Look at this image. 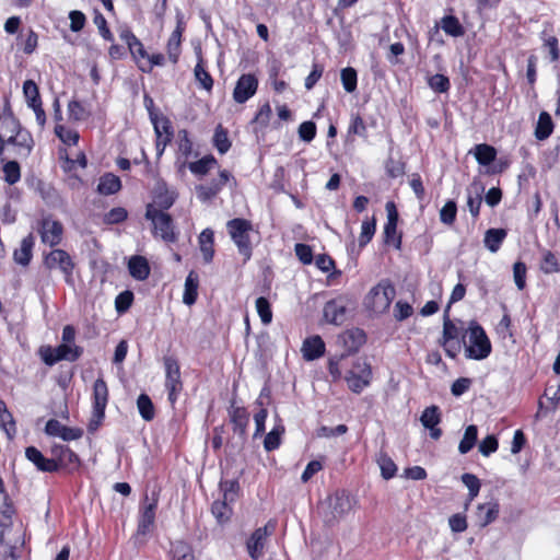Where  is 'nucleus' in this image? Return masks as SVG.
Wrapping results in <instances>:
<instances>
[{
    "label": "nucleus",
    "instance_id": "1",
    "mask_svg": "<svg viewBox=\"0 0 560 560\" xmlns=\"http://www.w3.org/2000/svg\"><path fill=\"white\" fill-rule=\"evenodd\" d=\"M14 513L8 504L0 510V560H18L25 542L22 524L13 522Z\"/></svg>",
    "mask_w": 560,
    "mask_h": 560
},
{
    "label": "nucleus",
    "instance_id": "2",
    "mask_svg": "<svg viewBox=\"0 0 560 560\" xmlns=\"http://www.w3.org/2000/svg\"><path fill=\"white\" fill-rule=\"evenodd\" d=\"M355 500L346 491L338 490L329 495L324 503V521L326 524L334 525L349 514Z\"/></svg>",
    "mask_w": 560,
    "mask_h": 560
},
{
    "label": "nucleus",
    "instance_id": "3",
    "mask_svg": "<svg viewBox=\"0 0 560 560\" xmlns=\"http://www.w3.org/2000/svg\"><path fill=\"white\" fill-rule=\"evenodd\" d=\"M395 295V288L389 282L382 281L365 295L364 306L376 315L383 314L389 308Z\"/></svg>",
    "mask_w": 560,
    "mask_h": 560
},
{
    "label": "nucleus",
    "instance_id": "4",
    "mask_svg": "<svg viewBox=\"0 0 560 560\" xmlns=\"http://www.w3.org/2000/svg\"><path fill=\"white\" fill-rule=\"evenodd\" d=\"M469 345L465 348L466 358L474 360H483L491 352V342L483 328L476 322H471L468 327Z\"/></svg>",
    "mask_w": 560,
    "mask_h": 560
},
{
    "label": "nucleus",
    "instance_id": "5",
    "mask_svg": "<svg viewBox=\"0 0 560 560\" xmlns=\"http://www.w3.org/2000/svg\"><path fill=\"white\" fill-rule=\"evenodd\" d=\"M229 234L238 248L240 254L247 261L252 256V245L249 241V232L252 224L245 219H233L226 224Z\"/></svg>",
    "mask_w": 560,
    "mask_h": 560
},
{
    "label": "nucleus",
    "instance_id": "6",
    "mask_svg": "<svg viewBox=\"0 0 560 560\" xmlns=\"http://www.w3.org/2000/svg\"><path fill=\"white\" fill-rule=\"evenodd\" d=\"M108 401V388L103 378H97L93 386V413L89 423V431L98 429L105 417V408Z\"/></svg>",
    "mask_w": 560,
    "mask_h": 560
},
{
    "label": "nucleus",
    "instance_id": "7",
    "mask_svg": "<svg viewBox=\"0 0 560 560\" xmlns=\"http://www.w3.org/2000/svg\"><path fill=\"white\" fill-rule=\"evenodd\" d=\"M145 218L152 222L156 235H160L166 242L175 241L173 221L170 214L158 209L154 205H148Z\"/></svg>",
    "mask_w": 560,
    "mask_h": 560
},
{
    "label": "nucleus",
    "instance_id": "8",
    "mask_svg": "<svg viewBox=\"0 0 560 560\" xmlns=\"http://www.w3.org/2000/svg\"><path fill=\"white\" fill-rule=\"evenodd\" d=\"M165 368V387L168 392V400L174 404L183 389L180 370L177 360L173 357L163 359Z\"/></svg>",
    "mask_w": 560,
    "mask_h": 560
},
{
    "label": "nucleus",
    "instance_id": "9",
    "mask_svg": "<svg viewBox=\"0 0 560 560\" xmlns=\"http://www.w3.org/2000/svg\"><path fill=\"white\" fill-rule=\"evenodd\" d=\"M44 264L48 269H59L67 282L72 281L74 264L70 255L63 249H54L45 256Z\"/></svg>",
    "mask_w": 560,
    "mask_h": 560
},
{
    "label": "nucleus",
    "instance_id": "10",
    "mask_svg": "<svg viewBox=\"0 0 560 560\" xmlns=\"http://www.w3.org/2000/svg\"><path fill=\"white\" fill-rule=\"evenodd\" d=\"M275 528V522L269 521L264 527L257 528L252 534L246 544L248 555L252 559L257 560L262 557L267 538L273 533Z\"/></svg>",
    "mask_w": 560,
    "mask_h": 560
},
{
    "label": "nucleus",
    "instance_id": "11",
    "mask_svg": "<svg viewBox=\"0 0 560 560\" xmlns=\"http://www.w3.org/2000/svg\"><path fill=\"white\" fill-rule=\"evenodd\" d=\"M350 304V300L343 295L328 301L323 311L325 319L334 325L343 324L347 319V313Z\"/></svg>",
    "mask_w": 560,
    "mask_h": 560
},
{
    "label": "nucleus",
    "instance_id": "12",
    "mask_svg": "<svg viewBox=\"0 0 560 560\" xmlns=\"http://www.w3.org/2000/svg\"><path fill=\"white\" fill-rule=\"evenodd\" d=\"M462 335V329L458 328L447 315V312L444 314V324H443V337L441 345L443 346L446 354L450 358H455L457 353L460 351L462 346L460 342H452L457 339Z\"/></svg>",
    "mask_w": 560,
    "mask_h": 560
},
{
    "label": "nucleus",
    "instance_id": "13",
    "mask_svg": "<svg viewBox=\"0 0 560 560\" xmlns=\"http://www.w3.org/2000/svg\"><path fill=\"white\" fill-rule=\"evenodd\" d=\"M258 80L252 73L242 74L234 88L233 98L236 103L243 104L248 101L257 91Z\"/></svg>",
    "mask_w": 560,
    "mask_h": 560
},
{
    "label": "nucleus",
    "instance_id": "14",
    "mask_svg": "<svg viewBox=\"0 0 560 560\" xmlns=\"http://www.w3.org/2000/svg\"><path fill=\"white\" fill-rule=\"evenodd\" d=\"M144 502H145V504L141 512L139 523H138L137 533L135 535L136 539H139L142 536H145L151 530V527L153 526L154 520H155V510L158 506V500L153 498L149 502V498H148V495H145Z\"/></svg>",
    "mask_w": 560,
    "mask_h": 560
},
{
    "label": "nucleus",
    "instance_id": "15",
    "mask_svg": "<svg viewBox=\"0 0 560 560\" xmlns=\"http://www.w3.org/2000/svg\"><path fill=\"white\" fill-rule=\"evenodd\" d=\"M63 228L59 221L45 218L42 221L40 237L42 242L49 246L58 245L61 242Z\"/></svg>",
    "mask_w": 560,
    "mask_h": 560
},
{
    "label": "nucleus",
    "instance_id": "16",
    "mask_svg": "<svg viewBox=\"0 0 560 560\" xmlns=\"http://www.w3.org/2000/svg\"><path fill=\"white\" fill-rule=\"evenodd\" d=\"M45 432L51 436H59L63 441H74L82 436L83 431L78 428H70L63 425L56 419H50L45 425Z\"/></svg>",
    "mask_w": 560,
    "mask_h": 560
},
{
    "label": "nucleus",
    "instance_id": "17",
    "mask_svg": "<svg viewBox=\"0 0 560 560\" xmlns=\"http://www.w3.org/2000/svg\"><path fill=\"white\" fill-rule=\"evenodd\" d=\"M26 458L32 462L36 468L45 472H54L58 470V464L55 458H46L36 447L28 446L25 450Z\"/></svg>",
    "mask_w": 560,
    "mask_h": 560
},
{
    "label": "nucleus",
    "instance_id": "18",
    "mask_svg": "<svg viewBox=\"0 0 560 560\" xmlns=\"http://www.w3.org/2000/svg\"><path fill=\"white\" fill-rule=\"evenodd\" d=\"M7 144L13 147L18 156L27 158L33 149L34 141L31 133L23 128Z\"/></svg>",
    "mask_w": 560,
    "mask_h": 560
},
{
    "label": "nucleus",
    "instance_id": "19",
    "mask_svg": "<svg viewBox=\"0 0 560 560\" xmlns=\"http://www.w3.org/2000/svg\"><path fill=\"white\" fill-rule=\"evenodd\" d=\"M499 512L500 505L497 501L478 504L476 522L480 527H486L498 518Z\"/></svg>",
    "mask_w": 560,
    "mask_h": 560
},
{
    "label": "nucleus",
    "instance_id": "20",
    "mask_svg": "<svg viewBox=\"0 0 560 560\" xmlns=\"http://www.w3.org/2000/svg\"><path fill=\"white\" fill-rule=\"evenodd\" d=\"M51 452L55 456L54 458L57 460L58 469L60 467H66L69 469H73V468L78 467L79 457L68 446H65V445L54 446Z\"/></svg>",
    "mask_w": 560,
    "mask_h": 560
},
{
    "label": "nucleus",
    "instance_id": "21",
    "mask_svg": "<svg viewBox=\"0 0 560 560\" xmlns=\"http://www.w3.org/2000/svg\"><path fill=\"white\" fill-rule=\"evenodd\" d=\"M128 270L130 276L138 281L148 279L150 275L149 262L145 257L140 255H135L129 258Z\"/></svg>",
    "mask_w": 560,
    "mask_h": 560
},
{
    "label": "nucleus",
    "instance_id": "22",
    "mask_svg": "<svg viewBox=\"0 0 560 560\" xmlns=\"http://www.w3.org/2000/svg\"><path fill=\"white\" fill-rule=\"evenodd\" d=\"M339 338L348 353L358 351L366 340L365 332L359 328L347 330Z\"/></svg>",
    "mask_w": 560,
    "mask_h": 560
},
{
    "label": "nucleus",
    "instance_id": "23",
    "mask_svg": "<svg viewBox=\"0 0 560 560\" xmlns=\"http://www.w3.org/2000/svg\"><path fill=\"white\" fill-rule=\"evenodd\" d=\"M23 129L19 120L12 115L0 117V141L9 142L20 130Z\"/></svg>",
    "mask_w": 560,
    "mask_h": 560
},
{
    "label": "nucleus",
    "instance_id": "24",
    "mask_svg": "<svg viewBox=\"0 0 560 560\" xmlns=\"http://www.w3.org/2000/svg\"><path fill=\"white\" fill-rule=\"evenodd\" d=\"M325 343L319 336H314L304 340L302 353L305 360L312 361L323 355Z\"/></svg>",
    "mask_w": 560,
    "mask_h": 560
},
{
    "label": "nucleus",
    "instance_id": "25",
    "mask_svg": "<svg viewBox=\"0 0 560 560\" xmlns=\"http://www.w3.org/2000/svg\"><path fill=\"white\" fill-rule=\"evenodd\" d=\"M120 188V178L113 173H106L101 176L97 185V191L104 196L114 195L118 192Z\"/></svg>",
    "mask_w": 560,
    "mask_h": 560
},
{
    "label": "nucleus",
    "instance_id": "26",
    "mask_svg": "<svg viewBox=\"0 0 560 560\" xmlns=\"http://www.w3.org/2000/svg\"><path fill=\"white\" fill-rule=\"evenodd\" d=\"M34 246L33 235H27L21 241L20 248L13 253V259L16 264L27 266L32 259V248Z\"/></svg>",
    "mask_w": 560,
    "mask_h": 560
},
{
    "label": "nucleus",
    "instance_id": "27",
    "mask_svg": "<svg viewBox=\"0 0 560 560\" xmlns=\"http://www.w3.org/2000/svg\"><path fill=\"white\" fill-rule=\"evenodd\" d=\"M199 277L195 271H190L185 280L183 302L190 306L198 296Z\"/></svg>",
    "mask_w": 560,
    "mask_h": 560
},
{
    "label": "nucleus",
    "instance_id": "28",
    "mask_svg": "<svg viewBox=\"0 0 560 560\" xmlns=\"http://www.w3.org/2000/svg\"><path fill=\"white\" fill-rule=\"evenodd\" d=\"M176 199V194L170 190L165 184H158L155 188L154 203L160 210L168 209L173 206Z\"/></svg>",
    "mask_w": 560,
    "mask_h": 560
},
{
    "label": "nucleus",
    "instance_id": "29",
    "mask_svg": "<svg viewBox=\"0 0 560 560\" xmlns=\"http://www.w3.org/2000/svg\"><path fill=\"white\" fill-rule=\"evenodd\" d=\"M483 186L480 183H472L468 188L467 206L472 217H478L481 206V194Z\"/></svg>",
    "mask_w": 560,
    "mask_h": 560
},
{
    "label": "nucleus",
    "instance_id": "30",
    "mask_svg": "<svg viewBox=\"0 0 560 560\" xmlns=\"http://www.w3.org/2000/svg\"><path fill=\"white\" fill-rule=\"evenodd\" d=\"M199 248L202 254L203 261L209 264L213 259V231L210 229L203 230L199 235Z\"/></svg>",
    "mask_w": 560,
    "mask_h": 560
},
{
    "label": "nucleus",
    "instance_id": "31",
    "mask_svg": "<svg viewBox=\"0 0 560 560\" xmlns=\"http://www.w3.org/2000/svg\"><path fill=\"white\" fill-rule=\"evenodd\" d=\"M371 380V370L365 366L360 375L351 374L347 377V384L349 388L354 393H361L369 384Z\"/></svg>",
    "mask_w": 560,
    "mask_h": 560
},
{
    "label": "nucleus",
    "instance_id": "32",
    "mask_svg": "<svg viewBox=\"0 0 560 560\" xmlns=\"http://www.w3.org/2000/svg\"><path fill=\"white\" fill-rule=\"evenodd\" d=\"M506 237L504 229H489L485 234V246L491 252L497 253Z\"/></svg>",
    "mask_w": 560,
    "mask_h": 560
},
{
    "label": "nucleus",
    "instance_id": "33",
    "mask_svg": "<svg viewBox=\"0 0 560 560\" xmlns=\"http://www.w3.org/2000/svg\"><path fill=\"white\" fill-rule=\"evenodd\" d=\"M478 438V429L476 425L470 424L466 428L464 436L458 445L460 454H467L476 444Z\"/></svg>",
    "mask_w": 560,
    "mask_h": 560
},
{
    "label": "nucleus",
    "instance_id": "34",
    "mask_svg": "<svg viewBox=\"0 0 560 560\" xmlns=\"http://www.w3.org/2000/svg\"><path fill=\"white\" fill-rule=\"evenodd\" d=\"M552 128L553 125L550 115L546 112L540 113L535 130L536 138L539 140L547 139L551 135Z\"/></svg>",
    "mask_w": 560,
    "mask_h": 560
},
{
    "label": "nucleus",
    "instance_id": "35",
    "mask_svg": "<svg viewBox=\"0 0 560 560\" xmlns=\"http://www.w3.org/2000/svg\"><path fill=\"white\" fill-rule=\"evenodd\" d=\"M180 38L182 31L177 27L170 36L167 42V54L168 58L173 63L178 61L179 52H180Z\"/></svg>",
    "mask_w": 560,
    "mask_h": 560
},
{
    "label": "nucleus",
    "instance_id": "36",
    "mask_svg": "<svg viewBox=\"0 0 560 560\" xmlns=\"http://www.w3.org/2000/svg\"><path fill=\"white\" fill-rule=\"evenodd\" d=\"M497 151L488 144H478L475 148V158L481 165H489L495 160Z\"/></svg>",
    "mask_w": 560,
    "mask_h": 560
},
{
    "label": "nucleus",
    "instance_id": "37",
    "mask_svg": "<svg viewBox=\"0 0 560 560\" xmlns=\"http://www.w3.org/2000/svg\"><path fill=\"white\" fill-rule=\"evenodd\" d=\"M422 425L427 429H433L441 422V413L438 406L427 407L420 418Z\"/></svg>",
    "mask_w": 560,
    "mask_h": 560
},
{
    "label": "nucleus",
    "instance_id": "38",
    "mask_svg": "<svg viewBox=\"0 0 560 560\" xmlns=\"http://www.w3.org/2000/svg\"><path fill=\"white\" fill-rule=\"evenodd\" d=\"M230 418L234 424V430H238L241 433H244L248 423V415L246 410L242 407H232Z\"/></svg>",
    "mask_w": 560,
    "mask_h": 560
},
{
    "label": "nucleus",
    "instance_id": "39",
    "mask_svg": "<svg viewBox=\"0 0 560 560\" xmlns=\"http://www.w3.org/2000/svg\"><path fill=\"white\" fill-rule=\"evenodd\" d=\"M284 433V427L281 424L276 425L264 440V447L270 452L280 446L281 435Z\"/></svg>",
    "mask_w": 560,
    "mask_h": 560
},
{
    "label": "nucleus",
    "instance_id": "40",
    "mask_svg": "<svg viewBox=\"0 0 560 560\" xmlns=\"http://www.w3.org/2000/svg\"><path fill=\"white\" fill-rule=\"evenodd\" d=\"M213 144L221 154L226 153L231 148V141L229 140L228 131L221 125L217 126L215 128Z\"/></svg>",
    "mask_w": 560,
    "mask_h": 560
},
{
    "label": "nucleus",
    "instance_id": "41",
    "mask_svg": "<svg viewBox=\"0 0 560 560\" xmlns=\"http://www.w3.org/2000/svg\"><path fill=\"white\" fill-rule=\"evenodd\" d=\"M23 94L30 107L42 103L38 86L33 80H26L24 82Z\"/></svg>",
    "mask_w": 560,
    "mask_h": 560
},
{
    "label": "nucleus",
    "instance_id": "42",
    "mask_svg": "<svg viewBox=\"0 0 560 560\" xmlns=\"http://www.w3.org/2000/svg\"><path fill=\"white\" fill-rule=\"evenodd\" d=\"M59 361L60 360H68V361H75L82 353V350L71 343H61L56 348Z\"/></svg>",
    "mask_w": 560,
    "mask_h": 560
},
{
    "label": "nucleus",
    "instance_id": "43",
    "mask_svg": "<svg viewBox=\"0 0 560 560\" xmlns=\"http://www.w3.org/2000/svg\"><path fill=\"white\" fill-rule=\"evenodd\" d=\"M172 552L173 560H195L191 547L182 540L173 544Z\"/></svg>",
    "mask_w": 560,
    "mask_h": 560
},
{
    "label": "nucleus",
    "instance_id": "44",
    "mask_svg": "<svg viewBox=\"0 0 560 560\" xmlns=\"http://www.w3.org/2000/svg\"><path fill=\"white\" fill-rule=\"evenodd\" d=\"M137 407L141 417L145 421H150L154 418V407L150 397L145 394H141L137 399Z\"/></svg>",
    "mask_w": 560,
    "mask_h": 560
},
{
    "label": "nucleus",
    "instance_id": "45",
    "mask_svg": "<svg viewBox=\"0 0 560 560\" xmlns=\"http://www.w3.org/2000/svg\"><path fill=\"white\" fill-rule=\"evenodd\" d=\"M443 31L451 36H460L464 34V30L457 18L447 15L442 19Z\"/></svg>",
    "mask_w": 560,
    "mask_h": 560
},
{
    "label": "nucleus",
    "instance_id": "46",
    "mask_svg": "<svg viewBox=\"0 0 560 560\" xmlns=\"http://www.w3.org/2000/svg\"><path fill=\"white\" fill-rule=\"evenodd\" d=\"M377 464L381 468L382 476L385 479H390L395 476L397 467L389 456L385 453H381L377 457Z\"/></svg>",
    "mask_w": 560,
    "mask_h": 560
},
{
    "label": "nucleus",
    "instance_id": "47",
    "mask_svg": "<svg viewBox=\"0 0 560 560\" xmlns=\"http://www.w3.org/2000/svg\"><path fill=\"white\" fill-rule=\"evenodd\" d=\"M217 163L215 159L211 155L205 156L197 162L189 163V170L197 175L207 174Z\"/></svg>",
    "mask_w": 560,
    "mask_h": 560
},
{
    "label": "nucleus",
    "instance_id": "48",
    "mask_svg": "<svg viewBox=\"0 0 560 560\" xmlns=\"http://www.w3.org/2000/svg\"><path fill=\"white\" fill-rule=\"evenodd\" d=\"M541 39L544 42L542 46L549 49L551 61H557L560 56L557 37L549 34L547 30H544L541 33Z\"/></svg>",
    "mask_w": 560,
    "mask_h": 560
},
{
    "label": "nucleus",
    "instance_id": "49",
    "mask_svg": "<svg viewBox=\"0 0 560 560\" xmlns=\"http://www.w3.org/2000/svg\"><path fill=\"white\" fill-rule=\"evenodd\" d=\"M540 269L545 273H553L560 271V265L558 262V259L551 252H542Z\"/></svg>",
    "mask_w": 560,
    "mask_h": 560
},
{
    "label": "nucleus",
    "instance_id": "50",
    "mask_svg": "<svg viewBox=\"0 0 560 560\" xmlns=\"http://www.w3.org/2000/svg\"><path fill=\"white\" fill-rule=\"evenodd\" d=\"M194 73L196 80L199 82L201 88H203L207 91H210L212 89L213 80L211 75L205 70L201 58L199 59V62L196 65Z\"/></svg>",
    "mask_w": 560,
    "mask_h": 560
},
{
    "label": "nucleus",
    "instance_id": "51",
    "mask_svg": "<svg viewBox=\"0 0 560 560\" xmlns=\"http://www.w3.org/2000/svg\"><path fill=\"white\" fill-rule=\"evenodd\" d=\"M221 189V184H217L214 180L207 185H199L196 188L198 197L202 201L212 199L219 194Z\"/></svg>",
    "mask_w": 560,
    "mask_h": 560
},
{
    "label": "nucleus",
    "instance_id": "52",
    "mask_svg": "<svg viewBox=\"0 0 560 560\" xmlns=\"http://www.w3.org/2000/svg\"><path fill=\"white\" fill-rule=\"evenodd\" d=\"M340 77L343 89L348 93L354 92L357 89V71L353 68L348 67L341 70Z\"/></svg>",
    "mask_w": 560,
    "mask_h": 560
},
{
    "label": "nucleus",
    "instance_id": "53",
    "mask_svg": "<svg viewBox=\"0 0 560 560\" xmlns=\"http://www.w3.org/2000/svg\"><path fill=\"white\" fill-rule=\"evenodd\" d=\"M3 173L4 180L10 185L18 183L21 178L20 165L15 161H10L5 163L3 166Z\"/></svg>",
    "mask_w": 560,
    "mask_h": 560
},
{
    "label": "nucleus",
    "instance_id": "54",
    "mask_svg": "<svg viewBox=\"0 0 560 560\" xmlns=\"http://www.w3.org/2000/svg\"><path fill=\"white\" fill-rule=\"evenodd\" d=\"M56 136L66 144H77L79 133L75 130L66 128L62 125H57L55 128Z\"/></svg>",
    "mask_w": 560,
    "mask_h": 560
},
{
    "label": "nucleus",
    "instance_id": "55",
    "mask_svg": "<svg viewBox=\"0 0 560 560\" xmlns=\"http://www.w3.org/2000/svg\"><path fill=\"white\" fill-rule=\"evenodd\" d=\"M257 313L265 325H268L272 320V312L268 300L260 296L256 300Z\"/></svg>",
    "mask_w": 560,
    "mask_h": 560
},
{
    "label": "nucleus",
    "instance_id": "56",
    "mask_svg": "<svg viewBox=\"0 0 560 560\" xmlns=\"http://www.w3.org/2000/svg\"><path fill=\"white\" fill-rule=\"evenodd\" d=\"M457 207L455 201H447L440 211V220L442 223L451 225L456 219Z\"/></svg>",
    "mask_w": 560,
    "mask_h": 560
},
{
    "label": "nucleus",
    "instance_id": "57",
    "mask_svg": "<svg viewBox=\"0 0 560 560\" xmlns=\"http://www.w3.org/2000/svg\"><path fill=\"white\" fill-rule=\"evenodd\" d=\"M375 233V220H364L361 226V234L359 236L360 247L365 246Z\"/></svg>",
    "mask_w": 560,
    "mask_h": 560
},
{
    "label": "nucleus",
    "instance_id": "58",
    "mask_svg": "<svg viewBox=\"0 0 560 560\" xmlns=\"http://www.w3.org/2000/svg\"><path fill=\"white\" fill-rule=\"evenodd\" d=\"M68 114L69 118L75 121L84 120L89 117V113L84 106L74 100L68 104Z\"/></svg>",
    "mask_w": 560,
    "mask_h": 560
},
{
    "label": "nucleus",
    "instance_id": "59",
    "mask_svg": "<svg viewBox=\"0 0 560 560\" xmlns=\"http://www.w3.org/2000/svg\"><path fill=\"white\" fill-rule=\"evenodd\" d=\"M428 84L433 91L439 93H445L450 89L448 78L439 73L430 77L428 80Z\"/></svg>",
    "mask_w": 560,
    "mask_h": 560
},
{
    "label": "nucleus",
    "instance_id": "60",
    "mask_svg": "<svg viewBox=\"0 0 560 560\" xmlns=\"http://www.w3.org/2000/svg\"><path fill=\"white\" fill-rule=\"evenodd\" d=\"M462 481L469 490V500H474L480 490L479 479L472 474H464L462 476Z\"/></svg>",
    "mask_w": 560,
    "mask_h": 560
},
{
    "label": "nucleus",
    "instance_id": "61",
    "mask_svg": "<svg viewBox=\"0 0 560 560\" xmlns=\"http://www.w3.org/2000/svg\"><path fill=\"white\" fill-rule=\"evenodd\" d=\"M212 514L220 522L223 523L230 518L231 509L228 506L225 501H215L211 508Z\"/></svg>",
    "mask_w": 560,
    "mask_h": 560
},
{
    "label": "nucleus",
    "instance_id": "62",
    "mask_svg": "<svg viewBox=\"0 0 560 560\" xmlns=\"http://www.w3.org/2000/svg\"><path fill=\"white\" fill-rule=\"evenodd\" d=\"M384 242L400 247V236L397 235V224L386 223L384 226Z\"/></svg>",
    "mask_w": 560,
    "mask_h": 560
},
{
    "label": "nucleus",
    "instance_id": "63",
    "mask_svg": "<svg viewBox=\"0 0 560 560\" xmlns=\"http://www.w3.org/2000/svg\"><path fill=\"white\" fill-rule=\"evenodd\" d=\"M513 277L518 290H523L526 284V266L524 262L517 261L513 266Z\"/></svg>",
    "mask_w": 560,
    "mask_h": 560
},
{
    "label": "nucleus",
    "instance_id": "64",
    "mask_svg": "<svg viewBox=\"0 0 560 560\" xmlns=\"http://www.w3.org/2000/svg\"><path fill=\"white\" fill-rule=\"evenodd\" d=\"M499 447L498 439L494 435L486 436L479 444V452L483 456H489Z\"/></svg>",
    "mask_w": 560,
    "mask_h": 560
}]
</instances>
